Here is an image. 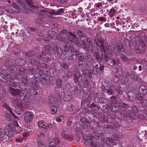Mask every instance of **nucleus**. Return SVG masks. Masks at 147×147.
<instances>
[{
    "label": "nucleus",
    "instance_id": "nucleus-1",
    "mask_svg": "<svg viewBox=\"0 0 147 147\" xmlns=\"http://www.w3.org/2000/svg\"><path fill=\"white\" fill-rule=\"evenodd\" d=\"M18 4L24 8V10H30L32 13H36L39 16L40 18L36 20V22L38 24H42L44 23V18L48 16L45 11L40 9L38 8L40 5L36 2L38 1H18Z\"/></svg>",
    "mask_w": 147,
    "mask_h": 147
},
{
    "label": "nucleus",
    "instance_id": "nucleus-2",
    "mask_svg": "<svg viewBox=\"0 0 147 147\" xmlns=\"http://www.w3.org/2000/svg\"><path fill=\"white\" fill-rule=\"evenodd\" d=\"M94 55L97 61H94L92 62V65L93 68L91 71L94 74H96L100 71L102 72H103L104 65L101 64L99 62L101 61L103 59L106 63L109 64L110 65H113L116 64V61L113 58L111 57L110 54L105 53L103 56L102 53L100 52V49L98 48H97L95 51Z\"/></svg>",
    "mask_w": 147,
    "mask_h": 147
},
{
    "label": "nucleus",
    "instance_id": "nucleus-3",
    "mask_svg": "<svg viewBox=\"0 0 147 147\" xmlns=\"http://www.w3.org/2000/svg\"><path fill=\"white\" fill-rule=\"evenodd\" d=\"M73 80L76 84H78L75 86L74 90L75 94L80 96L82 95L84 92V90L82 88V86L90 92H93L94 90V85L92 81L89 82L88 80L85 79L84 77H82L80 76L79 77L75 76Z\"/></svg>",
    "mask_w": 147,
    "mask_h": 147
},
{
    "label": "nucleus",
    "instance_id": "nucleus-4",
    "mask_svg": "<svg viewBox=\"0 0 147 147\" xmlns=\"http://www.w3.org/2000/svg\"><path fill=\"white\" fill-rule=\"evenodd\" d=\"M22 83L24 84L22 82ZM28 84V82L27 85H25L26 88L23 92V94L24 96V99H27L30 97L33 99L37 100L39 98V95L40 94V87L39 85V82L36 80H35L29 87L26 88V86Z\"/></svg>",
    "mask_w": 147,
    "mask_h": 147
},
{
    "label": "nucleus",
    "instance_id": "nucleus-5",
    "mask_svg": "<svg viewBox=\"0 0 147 147\" xmlns=\"http://www.w3.org/2000/svg\"><path fill=\"white\" fill-rule=\"evenodd\" d=\"M15 62L19 67V73L18 74V76H19L22 82L25 85H27L28 82V75H31L33 74L30 70H27L22 67L24 66L26 63L24 59L21 58H18L15 60Z\"/></svg>",
    "mask_w": 147,
    "mask_h": 147
},
{
    "label": "nucleus",
    "instance_id": "nucleus-6",
    "mask_svg": "<svg viewBox=\"0 0 147 147\" xmlns=\"http://www.w3.org/2000/svg\"><path fill=\"white\" fill-rule=\"evenodd\" d=\"M53 53L56 58L58 59H61L63 60L69 61H72L74 59L72 52L66 53L61 57L63 54V50L57 46H54L52 48Z\"/></svg>",
    "mask_w": 147,
    "mask_h": 147
},
{
    "label": "nucleus",
    "instance_id": "nucleus-7",
    "mask_svg": "<svg viewBox=\"0 0 147 147\" xmlns=\"http://www.w3.org/2000/svg\"><path fill=\"white\" fill-rule=\"evenodd\" d=\"M51 46L49 45H45L44 49L45 50V52H42L43 55H40L39 56L37 57V60H41L43 62H45L47 63H48L51 61V59L48 57H47V55H48L50 56L51 55V53L50 52Z\"/></svg>",
    "mask_w": 147,
    "mask_h": 147
},
{
    "label": "nucleus",
    "instance_id": "nucleus-8",
    "mask_svg": "<svg viewBox=\"0 0 147 147\" xmlns=\"http://www.w3.org/2000/svg\"><path fill=\"white\" fill-rule=\"evenodd\" d=\"M87 123H88V122L87 121L86 119L82 117L80 119V121L76 123L75 126L76 128V132H79L80 130L86 129L88 127Z\"/></svg>",
    "mask_w": 147,
    "mask_h": 147
},
{
    "label": "nucleus",
    "instance_id": "nucleus-9",
    "mask_svg": "<svg viewBox=\"0 0 147 147\" xmlns=\"http://www.w3.org/2000/svg\"><path fill=\"white\" fill-rule=\"evenodd\" d=\"M13 134L12 131L10 129L0 128V142L5 140L7 136L11 138L12 137Z\"/></svg>",
    "mask_w": 147,
    "mask_h": 147
},
{
    "label": "nucleus",
    "instance_id": "nucleus-10",
    "mask_svg": "<svg viewBox=\"0 0 147 147\" xmlns=\"http://www.w3.org/2000/svg\"><path fill=\"white\" fill-rule=\"evenodd\" d=\"M91 124L93 125V127H90L92 129L95 131H96L97 134H99L102 137L104 136L103 134L102 133L103 131V128L100 126L97 122L94 121L92 122ZM89 128H90V127Z\"/></svg>",
    "mask_w": 147,
    "mask_h": 147
},
{
    "label": "nucleus",
    "instance_id": "nucleus-11",
    "mask_svg": "<svg viewBox=\"0 0 147 147\" xmlns=\"http://www.w3.org/2000/svg\"><path fill=\"white\" fill-rule=\"evenodd\" d=\"M68 40L70 42L75 43L79 47L82 46L81 44L76 35L71 32L69 33Z\"/></svg>",
    "mask_w": 147,
    "mask_h": 147
},
{
    "label": "nucleus",
    "instance_id": "nucleus-12",
    "mask_svg": "<svg viewBox=\"0 0 147 147\" xmlns=\"http://www.w3.org/2000/svg\"><path fill=\"white\" fill-rule=\"evenodd\" d=\"M132 110L131 111H129V112H127L126 111L125 109H123L122 111L121 110V111L120 113L121 114H123L124 115V116H126L127 114H134V115L135 116H137V113L138 112V110L137 107L136 106H133L132 108Z\"/></svg>",
    "mask_w": 147,
    "mask_h": 147
},
{
    "label": "nucleus",
    "instance_id": "nucleus-13",
    "mask_svg": "<svg viewBox=\"0 0 147 147\" xmlns=\"http://www.w3.org/2000/svg\"><path fill=\"white\" fill-rule=\"evenodd\" d=\"M10 92L11 94V95L13 96H18L20 97L21 99H24V96L23 94V93L22 94V91L21 90L19 89H15L12 88H10L9 89Z\"/></svg>",
    "mask_w": 147,
    "mask_h": 147
},
{
    "label": "nucleus",
    "instance_id": "nucleus-14",
    "mask_svg": "<svg viewBox=\"0 0 147 147\" xmlns=\"http://www.w3.org/2000/svg\"><path fill=\"white\" fill-rule=\"evenodd\" d=\"M51 106L53 107L51 109L52 113L53 114L56 113L57 112V107L59 103L56 98H53V100L50 102Z\"/></svg>",
    "mask_w": 147,
    "mask_h": 147
},
{
    "label": "nucleus",
    "instance_id": "nucleus-15",
    "mask_svg": "<svg viewBox=\"0 0 147 147\" xmlns=\"http://www.w3.org/2000/svg\"><path fill=\"white\" fill-rule=\"evenodd\" d=\"M34 114L31 112L26 111L25 113L24 119L25 122L30 123L33 120Z\"/></svg>",
    "mask_w": 147,
    "mask_h": 147
},
{
    "label": "nucleus",
    "instance_id": "nucleus-16",
    "mask_svg": "<svg viewBox=\"0 0 147 147\" xmlns=\"http://www.w3.org/2000/svg\"><path fill=\"white\" fill-rule=\"evenodd\" d=\"M10 76V74L9 73H6L5 75L2 73H0V80L3 82H10L11 80Z\"/></svg>",
    "mask_w": 147,
    "mask_h": 147
},
{
    "label": "nucleus",
    "instance_id": "nucleus-17",
    "mask_svg": "<svg viewBox=\"0 0 147 147\" xmlns=\"http://www.w3.org/2000/svg\"><path fill=\"white\" fill-rule=\"evenodd\" d=\"M55 32L54 31L50 30L47 32L48 35L47 36V38H44L43 40L47 43H50V39H52L53 37L54 36Z\"/></svg>",
    "mask_w": 147,
    "mask_h": 147
},
{
    "label": "nucleus",
    "instance_id": "nucleus-18",
    "mask_svg": "<svg viewBox=\"0 0 147 147\" xmlns=\"http://www.w3.org/2000/svg\"><path fill=\"white\" fill-rule=\"evenodd\" d=\"M55 91L56 93L59 95V97H61L62 95L64 94L65 89L59 86H57L55 88Z\"/></svg>",
    "mask_w": 147,
    "mask_h": 147
},
{
    "label": "nucleus",
    "instance_id": "nucleus-19",
    "mask_svg": "<svg viewBox=\"0 0 147 147\" xmlns=\"http://www.w3.org/2000/svg\"><path fill=\"white\" fill-rule=\"evenodd\" d=\"M48 69L47 70V69L45 68H44L42 71L41 69L40 70L38 71V74L36 73L34 74V77L35 78L37 77L39 78V77L43 76H45V73L48 74Z\"/></svg>",
    "mask_w": 147,
    "mask_h": 147
},
{
    "label": "nucleus",
    "instance_id": "nucleus-20",
    "mask_svg": "<svg viewBox=\"0 0 147 147\" xmlns=\"http://www.w3.org/2000/svg\"><path fill=\"white\" fill-rule=\"evenodd\" d=\"M58 75L60 78L63 79L65 77L68 78L71 77L72 75V73L70 70H68L65 74L63 73V72H62V74L58 73Z\"/></svg>",
    "mask_w": 147,
    "mask_h": 147
},
{
    "label": "nucleus",
    "instance_id": "nucleus-21",
    "mask_svg": "<svg viewBox=\"0 0 147 147\" xmlns=\"http://www.w3.org/2000/svg\"><path fill=\"white\" fill-rule=\"evenodd\" d=\"M92 141V140L89 142L91 147H104V146L102 145V144L100 142H97L94 143ZM107 146L108 147H111V145L110 144H107Z\"/></svg>",
    "mask_w": 147,
    "mask_h": 147
},
{
    "label": "nucleus",
    "instance_id": "nucleus-22",
    "mask_svg": "<svg viewBox=\"0 0 147 147\" xmlns=\"http://www.w3.org/2000/svg\"><path fill=\"white\" fill-rule=\"evenodd\" d=\"M53 66L54 69L59 71V72L58 73V74L60 73H59L60 71L63 72V73H64V71L63 70L61 67V63H60L57 62L54 63Z\"/></svg>",
    "mask_w": 147,
    "mask_h": 147
},
{
    "label": "nucleus",
    "instance_id": "nucleus-23",
    "mask_svg": "<svg viewBox=\"0 0 147 147\" xmlns=\"http://www.w3.org/2000/svg\"><path fill=\"white\" fill-rule=\"evenodd\" d=\"M75 107L74 105L71 103H68L66 105L65 109V110L67 112H71L74 111Z\"/></svg>",
    "mask_w": 147,
    "mask_h": 147
},
{
    "label": "nucleus",
    "instance_id": "nucleus-24",
    "mask_svg": "<svg viewBox=\"0 0 147 147\" xmlns=\"http://www.w3.org/2000/svg\"><path fill=\"white\" fill-rule=\"evenodd\" d=\"M105 115H102L99 118V120L101 122L103 123H108V117L107 116V114Z\"/></svg>",
    "mask_w": 147,
    "mask_h": 147
},
{
    "label": "nucleus",
    "instance_id": "nucleus-25",
    "mask_svg": "<svg viewBox=\"0 0 147 147\" xmlns=\"http://www.w3.org/2000/svg\"><path fill=\"white\" fill-rule=\"evenodd\" d=\"M11 6L13 7V10L15 12L19 13L21 10L20 7L18 6L16 3L13 2Z\"/></svg>",
    "mask_w": 147,
    "mask_h": 147
},
{
    "label": "nucleus",
    "instance_id": "nucleus-26",
    "mask_svg": "<svg viewBox=\"0 0 147 147\" xmlns=\"http://www.w3.org/2000/svg\"><path fill=\"white\" fill-rule=\"evenodd\" d=\"M83 94L84 95L83 96V99H84L86 102L90 103L92 99V97L90 94L89 93L85 94L84 93Z\"/></svg>",
    "mask_w": 147,
    "mask_h": 147
},
{
    "label": "nucleus",
    "instance_id": "nucleus-27",
    "mask_svg": "<svg viewBox=\"0 0 147 147\" xmlns=\"http://www.w3.org/2000/svg\"><path fill=\"white\" fill-rule=\"evenodd\" d=\"M82 136L84 140L88 142L92 141L93 137V136H92L86 134H83Z\"/></svg>",
    "mask_w": 147,
    "mask_h": 147
},
{
    "label": "nucleus",
    "instance_id": "nucleus-28",
    "mask_svg": "<svg viewBox=\"0 0 147 147\" xmlns=\"http://www.w3.org/2000/svg\"><path fill=\"white\" fill-rule=\"evenodd\" d=\"M86 40L87 42H88L89 48L88 49L89 51L93 52V47L92 44V41L91 39L90 38H87Z\"/></svg>",
    "mask_w": 147,
    "mask_h": 147
},
{
    "label": "nucleus",
    "instance_id": "nucleus-29",
    "mask_svg": "<svg viewBox=\"0 0 147 147\" xmlns=\"http://www.w3.org/2000/svg\"><path fill=\"white\" fill-rule=\"evenodd\" d=\"M3 107L4 108L8 110L9 113L12 115L14 118H15V117H16L12 111L11 108L6 103H4L3 105Z\"/></svg>",
    "mask_w": 147,
    "mask_h": 147
},
{
    "label": "nucleus",
    "instance_id": "nucleus-30",
    "mask_svg": "<svg viewBox=\"0 0 147 147\" xmlns=\"http://www.w3.org/2000/svg\"><path fill=\"white\" fill-rule=\"evenodd\" d=\"M116 50L119 53H121V52L123 51H124V47L123 44H120L117 46L116 48Z\"/></svg>",
    "mask_w": 147,
    "mask_h": 147
},
{
    "label": "nucleus",
    "instance_id": "nucleus-31",
    "mask_svg": "<svg viewBox=\"0 0 147 147\" xmlns=\"http://www.w3.org/2000/svg\"><path fill=\"white\" fill-rule=\"evenodd\" d=\"M146 87L143 85L141 86L139 88V92L141 93L143 92L142 96L145 95L146 93Z\"/></svg>",
    "mask_w": 147,
    "mask_h": 147
},
{
    "label": "nucleus",
    "instance_id": "nucleus-32",
    "mask_svg": "<svg viewBox=\"0 0 147 147\" xmlns=\"http://www.w3.org/2000/svg\"><path fill=\"white\" fill-rule=\"evenodd\" d=\"M62 136L64 139L68 141H72L73 140L72 136H69L67 134H62Z\"/></svg>",
    "mask_w": 147,
    "mask_h": 147
},
{
    "label": "nucleus",
    "instance_id": "nucleus-33",
    "mask_svg": "<svg viewBox=\"0 0 147 147\" xmlns=\"http://www.w3.org/2000/svg\"><path fill=\"white\" fill-rule=\"evenodd\" d=\"M122 76L124 78L125 80H126V81H127L129 78V77L130 74L127 71H124L122 72Z\"/></svg>",
    "mask_w": 147,
    "mask_h": 147
},
{
    "label": "nucleus",
    "instance_id": "nucleus-34",
    "mask_svg": "<svg viewBox=\"0 0 147 147\" xmlns=\"http://www.w3.org/2000/svg\"><path fill=\"white\" fill-rule=\"evenodd\" d=\"M108 101H109V100H106L104 97H100L97 100V103H100L102 104H103L104 103H106V102H107Z\"/></svg>",
    "mask_w": 147,
    "mask_h": 147
},
{
    "label": "nucleus",
    "instance_id": "nucleus-35",
    "mask_svg": "<svg viewBox=\"0 0 147 147\" xmlns=\"http://www.w3.org/2000/svg\"><path fill=\"white\" fill-rule=\"evenodd\" d=\"M84 60L87 62H90L91 61L92 62L94 59L93 57L90 55H87L84 57Z\"/></svg>",
    "mask_w": 147,
    "mask_h": 147
},
{
    "label": "nucleus",
    "instance_id": "nucleus-36",
    "mask_svg": "<svg viewBox=\"0 0 147 147\" xmlns=\"http://www.w3.org/2000/svg\"><path fill=\"white\" fill-rule=\"evenodd\" d=\"M36 66L37 67L38 69L42 68L47 69L46 68L47 65L46 64L44 63H40L39 62H38Z\"/></svg>",
    "mask_w": 147,
    "mask_h": 147
},
{
    "label": "nucleus",
    "instance_id": "nucleus-37",
    "mask_svg": "<svg viewBox=\"0 0 147 147\" xmlns=\"http://www.w3.org/2000/svg\"><path fill=\"white\" fill-rule=\"evenodd\" d=\"M78 57V59L79 61L78 63V65L79 66H81V64L83 63V61L84 59V57L83 55H82V54Z\"/></svg>",
    "mask_w": 147,
    "mask_h": 147
},
{
    "label": "nucleus",
    "instance_id": "nucleus-38",
    "mask_svg": "<svg viewBox=\"0 0 147 147\" xmlns=\"http://www.w3.org/2000/svg\"><path fill=\"white\" fill-rule=\"evenodd\" d=\"M119 107L122 108L127 109L129 107V106L128 105L123 102L119 103Z\"/></svg>",
    "mask_w": 147,
    "mask_h": 147
},
{
    "label": "nucleus",
    "instance_id": "nucleus-39",
    "mask_svg": "<svg viewBox=\"0 0 147 147\" xmlns=\"http://www.w3.org/2000/svg\"><path fill=\"white\" fill-rule=\"evenodd\" d=\"M45 123L43 121H39L38 123V126L40 129H43L44 128Z\"/></svg>",
    "mask_w": 147,
    "mask_h": 147
},
{
    "label": "nucleus",
    "instance_id": "nucleus-40",
    "mask_svg": "<svg viewBox=\"0 0 147 147\" xmlns=\"http://www.w3.org/2000/svg\"><path fill=\"white\" fill-rule=\"evenodd\" d=\"M116 11V10L114 8L111 9L109 13V16L110 17L112 18L114 16Z\"/></svg>",
    "mask_w": 147,
    "mask_h": 147
},
{
    "label": "nucleus",
    "instance_id": "nucleus-41",
    "mask_svg": "<svg viewBox=\"0 0 147 147\" xmlns=\"http://www.w3.org/2000/svg\"><path fill=\"white\" fill-rule=\"evenodd\" d=\"M68 34V32L67 30H63L60 32L59 36H66Z\"/></svg>",
    "mask_w": 147,
    "mask_h": 147
},
{
    "label": "nucleus",
    "instance_id": "nucleus-42",
    "mask_svg": "<svg viewBox=\"0 0 147 147\" xmlns=\"http://www.w3.org/2000/svg\"><path fill=\"white\" fill-rule=\"evenodd\" d=\"M30 134V131H25L22 134L23 140H25L29 136Z\"/></svg>",
    "mask_w": 147,
    "mask_h": 147
},
{
    "label": "nucleus",
    "instance_id": "nucleus-43",
    "mask_svg": "<svg viewBox=\"0 0 147 147\" xmlns=\"http://www.w3.org/2000/svg\"><path fill=\"white\" fill-rule=\"evenodd\" d=\"M92 74H94L92 73L91 71V70L89 71H88L86 73H84V75L86 78L88 77L89 78H91L92 77Z\"/></svg>",
    "mask_w": 147,
    "mask_h": 147
},
{
    "label": "nucleus",
    "instance_id": "nucleus-44",
    "mask_svg": "<svg viewBox=\"0 0 147 147\" xmlns=\"http://www.w3.org/2000/svg\"><path fill=\"white\" fill-rule=\"evenodd\" d=\"M5 65L6 67L10 69L13 68V65L11 62L9 61H6Z\"/></svg>",
    "mask_w": 147,
    "mask_h": 147
},
{
    "label": "nucleus",
    "instance_id": "nucleus-45",
    "mask_svg": "<svg viewBox=\"0 0 147 147\" xmlns=\"http://www.w3.org/2000/svg\"><path fill=\"white\" fill-rule=\"evenodd\" d=\"M22 131V129L20 127H17L15 128L13 132L17 134H20Z\"/></svg>",
    "mask_w": 147,
    "mask_h": 147
},
{
    "label": "nucleus",
    "instance_id": "nucleus-46",
    "mask_svg": "<svg viewBox=\"0 0 147 147\" xmlns=\"http://www.w3.org/2000/svg\"><path fill=\"white\" fill-rule=\"evenodd\" d=\"M25 55L29 57H31L35 55V52L32 51H29L25 53Z\"/></svg>",
    "mask_w": 147,
    "mask_h": 147
},
{
    "label": "nucleus",
    "instance_id": "nucleus-47",
    "mask_svg": "<svg viewBox=\"0 0 147 147\" xmlns=\"http://www.w3.org/2000/svg\"><path fill=\"white\" fill-rule=\"evenodd\" d=\"M44 76L39 77L40 81L42 84H44L46 83L47 80L45 77V76L44 77Z\"/></svg>",
    "mask_w": 147,
    "mask_h": 147
},
{
    "label": "nucleus",
    "instance_id": "nucleus-48",
    "mask_svg": "<svg viewBox=\"0 0 147 147\" xmlns=\"http://www.w3.org/2000/svg\"><path fill=\"white\" fill-rule=\"evenodd\" d=\"M107 21V19L106 18L101 16L98 17L97 19V21L99 22H101V23L105 22Z\"/></svg>",
    "mask_w": 147,
    "mask_h": 147
},
{
    "label": "nucleus",
    "instance_id": "nucleus-49",
    "mask_svg": "<svg viewBox=\"0 0 147 147\" xmlns=\"http://www.w3.org/2000/svg\"><path fill=\"white\" fill-rule=\"evenodd\" d=\"M53 125L51 123H48L46 125H45L44 129L48 130L53 128Z\"/></svg>",
    "mask_w": 147,
    "mask_h": 147
},
{
    "label": "nucleus",
    "instance_id": "nucleus-50",
    "mask_svg": "<svg viewBox=\"0 0 147 147\" xmlns=\"http://www.w3.org/2000/svg\"><path fill=\"white\" fill-rule=\"evenodd\" d=\"M111 103L113 104H117L118 103V101L116 99V97L115 96H113L111 97Z\"/></svg>",
    "mask_w": 147,
    "mask_h": 147
},
{
    "label": "nucleus",
    "instance_id": "nucleus-51",
    "mask_svg": "<svg viewBox=\"0 0 147 147\" xmlns=\"http://www.w3.org/2000/svg\"><path fill=\"white\" fill-rule=\"evenodd\" d=\"M63 50L66 53L72 52L71 48L67 46H65L63 47Z\"/></svg>",
    "mask_w": 147,
    "mask_h": 147
},
{
    "label": "nucleus",
    "instance_id": "nucleus-52",
    "mask_svg": "<svg viewBox=\"0 0 147 147\" xmlns=\"http://www.w3.org/2000/svg\"><path fill=\"white\" fill-rule=\"evenodd\" d=\"M73 86V84L71 83H68L66 85L65 89L66 91H69L71 88Z\"/></svg>",
    "mask_w": 147,
    "mask_h": 147
},
{
    "label": "nucleus",
    "instance_id": "nucleus-53",
    "mask_svg": "<svg viewBox=\"0 0 147 147\" xmlns=\"http://www.w3.org/2000/svg\"><path fill=\"white\" fill-rule=\"evenodd\" d=\"M10 85L12 87L15 88H17L20 87V83L18 82H10Z\"/></svg>",
    "mask_w": 147,
    "mask_h": 147
},
{
    "label": "nucleus",
    "instance_id": "nucleus-54",
    "mask_svg": "<svg viewBox=\"0 0 147 147\" xmlns=\"http://www.w3.org/2000/svg\"><path fill=\"white\" fill-rule=\"evenodd\" d=\"M82 47L83 49L85 50H87V51H89V46H87V44L86 43V41L82 42Z\"/></svg>",
    "mask_w": 147,
    "mask_h": 147
},
{
    "label": "nucleus",
    "instance_id": "nucleus-55",
    "mask_svg": "<svg viewBox=\"0 0 147 147\" xmlns=\"http://www.w3.org/2000/svg\"><path fill=\"white\" fill-rule=\"evenodd\" d=\"M74 71L75 72L79 75V76H78L75 75H74V77H75V76H76L78 77H79L80 76H82V77H83L82 76L80 75V73H79V68L78 66H76L74 67Z\"/></svg>",
    "mask_w": 147,
    "mask_h": 147
},
{
    "label": "nucleus",
    "instance_id": "nucleus-56",
    "mask_svg": "<svg viewBox=\"0 0 147 147\" xmlns=\"http://www.w3.org/2000/svg\"><path fill=\"white\" fill-rule=\"evenodd\" d=\"M61 67H63L64 69H67L69 67L68 65L66 62H63L61 63Z\"/></svg>",
    "mask_w": 147,
    "mask_h": 147
},
{
    "label": "nucleus",
    "instance_id": "nucleus-57",
    "mask_svg": "<svg viewBox=\"0 0 147 147\" xmlns=\"http://www.w3.org/2000/svg\"><path fill=\"white\" fill-rule=\"evenodd\" d=\"M83 70H87L88 69V65L87 63L83 64V63L81 66H80Z\"/></svg>",
    "mask_w": 147,
    "mask_h": 147
},
{
    "label": "nucleus",
    "instance_id": "nucleus-58",
    "mask_svg": "<svg viewBox=\"0 0 147 147\" xmlns=\"http://www.w3.org/2000/svg\"><path fill=\"white\" fill-rule=\"evenodd\" d=\"M96 99L95 97L94 98L93 102L90 105V107L91 109H93V108H94L96 107Z\"/></svg>",
    "mask_w": 147,
    "mask_h": 147
},
{
    "label": "nucleus",
    "instance_id": "nucleus-59",
    "mask_svg": "<svg viewBox=\"0 0 147 147\" xmlns=\"http://www.w3.org/2000/svg\"><path fill=\"white\" fill-rule=\"evenodd\" d=\"M37 144L38 147H47L43 142L40 141H38Z\"/></svg>",
    "mask_w": 147,
    "mask_h": 147
},
{
    "label": "nucleus",
    "instance_id": "nucleus-60",
    "mask_svg": "<svg viewBox=\"0 0 147 147\" xmlns=\"http://www.w3.org/2000/svg\"><path fill=\"white\" fill-rule=\"evenodd\" d=\"M113 73L115 74V75L118 76H121L122 74L121 73L119 72L118 70L116 68L113 70Z\"/></svg>",
    "mask_w": 147,
    "mask_h": 147
},
{
    "label": "nucleus",
    "instance_id": "nucleus-61",
    "mask_svg": "<svg viewBox=\"0 0 147 147\" xmlns=\"http://www.w3.org/2000/svg\"><path fill=\"white\" fill-rule=\"evenodd\" d=\"M14 104H16L18 107H21L22 106V102L19 100H18L17 99L15 100Z\"/></svg>",
    "mask_w": 147,
    "mask_h": 147
},
{
    "label": "nucleus",
    "instance_id": "nucleus-62",
    "mask_svg": "<svg viewBox=\"0 0 147 147\" xmlns=\"http://www.w3.org/2000/svg\"><path fill=\"white\" fill-rule=\"evenodd\" d=\"M119 76H120L116 75H114L113 76V82L115 83H117L119 81Z\"/></svg>",
    "mask_w": 147,
    "mask_h": 147
},
{
    "label": "nucleus",
    "instance_id": "nucleus-63",
    "mask_svg": "<svg viewBox=\"0 0 147 147\" xmlns=\"http://www.w3.org/2000/svg\"><path fill=\"white\" fill-rule=\"evenodd\" d=\"M63 99L66 101H69L71 100V97L69 95L66 94L64 96Z\"/></svg>",
    "mask_w": 147,
    "mask_h": 147
},
{
    "label": "nucleus",
    "instance_id": "nucleus-64",
    "mask_svg": "<svg viewBox=\"0 0 147 147\" xmlns=\"http://www.w3.org/2000/svg\"><path fill=\"white\" fill-rule=\"evenodd\" d=\"M140 103L142 105L145 107L147 106V100L146 99H143L140 100Z\"/></svg>",
    "mask_w": 147,
    "mask_h": 147
}]
</instances>
